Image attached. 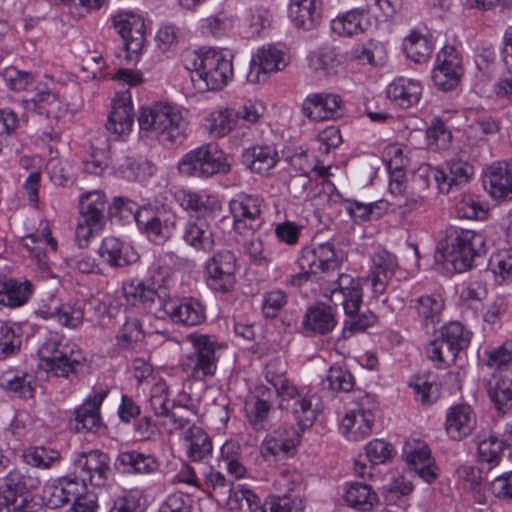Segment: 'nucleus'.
Instances as JSON below:
<instances>
[{
	"mask_svg": "<svg viewBox=\"0 0 512 512\" xmlns=\"http://www.w3.org/2000/svg\"><path fill=\"white\" fill-rule=\"evenodd\" d=\"M439 249L442 251L446 268L451 267L456 273L472 269L477 265L476 261L487 252L486 240L482 234L458 227H450L446 230Z\"/></svg>",
	"mask_w": 512,
	"mask_h": 512,
	"instance_id": "obj_1",
	"label": "nucleus"
},
{
	"mask_svg": "<svg viewBox=\"0 0 512 512\" xmlns=\"http://www.w3.org/2000/svg\"><path fill=\"white\" fill-rule=\"evenodd\" d=\"M186 68L194 87L201 92L222 89L233 77L231 56L214 49L195 53L191 67L186 64Z\"/></svg>",
	"mask_w": 512,
	"mask_h": 512,
	"instance_id": "obj_2",
	"label": "nucleus"
},
{
	"mask_svg": "<svg viewBox=\"0 0 512 512\" xmlns=\"http://www.w3.org/2000/svg\"><path fill=\"white\" fill-rule=\"evenodd\" d=\"M138 123L141 130L154 132L164 145L181 143L186 136V120L178 109L168 104L142 107Z\"/></svg>",
	"mask_w": 512,
	"mask_h": 512,
	"instance_id": "obj_3",
	"label": "nucleus"
},
{
	"mask_svg": "<svg viewBox=\"0 0 512 512\" xmlns=\"http://www.w3.org/2000/svg\"><path fill=\"white\" fill-rule=\"evenodd\" d=\"M192 350L180 361L182 371L190 378L203 381L215 375L219 360L218 352L226 347L213 336L197 332L187 335Z\"/></svg>",
	"mask_w": 512,
	"mask_h": 512,
	"instance_id": "obj_4",
	"label": "nucleus"
},
{
	"mask_svg": "<svg viewBox=\"0 0 512 512\" xmlns=\"http://www.w3.org/2000/svg\"><path fill=\"white\" fill-rule=\"evenodd\" d=\"M177 167L184 176L207 179L227 174L231 163L229 156L216 143L210 142L184 154Z\"/></svg>",
	"mask_w": 512,
	"mask_h": 512,
	"instance_id": "obj_5",
	"label": "nucleus"
},
{
	"mask_svg": "<svg viewBox=\"0 0 512 512\" xmlns=\"http://www.w3.org/2000/svg\"><path fill=\"white\" fill-rule=\"evenodd\" d=\"M41 367L55 376L66 377L85 360L78 346L71 340L51 335L39 350Z\"/></svg>",
	"mask_w": 512,
	"mask_h": 512,
	"instance_id": "obj_6",
	"label": "nucleus"
},
{
	"mask_svg": "<svg viewBox=\"0 0 512 512\" xmlns=\"http://www.w3.org/2000/svg\"><path fill=\"white\" fill-rule=\"evenodd\" d=\"M164 269L158 267L156 272L146 280L132 279L123 284L125 298L133 306L141 305L145 309L154 310L159 317L163 312V303L168 297L166 275Z\"/></svg>",
	"mask_w": 512,
	"mask_h": 512,
	"instance_id": "obj_7",
	"label": "nucleus"
},
{
	"mask_svg": "<svg viewBox=\"0 0 512 512\" xmlns=\"http://www.w3.org/2000/svg\"><path fill=\"white\" fill-rule=\"evenodd\" d=\"M135 222L139 231L150 242L164 245L176 231L178 217L165 207L144 205L136 212Z\"/></svg>",
	"mask_w": 512,
	"mask_h": 512,
	"instance_id": "obj_8",
	"label": "nucleus"
},
{
	"mask_svg": "<svg viewBox=\"0 0 512 512\" xmlns=\"http://www.w3.org/2000/svg\"><path fill=\"white\" fill-rule=\"evenodd\" d=\"M264 200L257 195L240 194L230 202L233 230L243 236L254 234L263 223Z\"/></svg>",
	"mask_w": 512,
	"mask_h": 512,
	"instance_id": "obj_9",
	"label": "nucleus"
},
{
	"mask_svg": "<svg viewBox=\"0 0 512 512\" xmlns=\"http://www.w3.org/2000/svg\"><path fill=\"white\" fill-rule=\"evenodd\" d=\"M316 394L304 393L297 386L288 388L279 401V408L290 413L301 431L310 428L320 413Z\"/></svg>",
	"mask_w": 512,
	"mask_h": 512,
	"instance_id": "obj_10",
	"label": "nucleus"
},
{
	"mask_svg": "<svg viewBox=\"0 0 512 512\" xmlns=\"http://www.w3.org/2000/svg\"><path fill=\"white\" fill-rule=\"evenodd\" d=\"M176 325L194 327L203 324L206 319V306L195 297H172L168 294L163 303L162 315Z\"/></svg>",
	"mask_w": 512,
	"mask_h": 512,
	"instance_id": "obj_11",
	"label": "nucleus"
},
{
	"mask_svg": "<svg viewBox=\"0 0 512 512\" xmlns=\"http://www.w3.org/2000/svg\"><path fill=\"white\" fill-rule=\"evenodd\" d=\"M237 259L230 250H220L206 264V283L214 292L227 293L236 282Z\"/></svg>",
	"mask_w": 512,
	"mask_h": 512,
	"instance_id": "obj_12",
	"label": "nucleus"
},
{
	"mask_svg": "<svg viewBox=\"0 0 512 512\" xmlns=\"http://www.w3.org/2000/svg\"><path fill=\"white\" fill-rule=\"evenodd\" d=\"M113 22L123 39L126 60L136 61L145 43L144 19L133 13H124L115 16Z\"/></svg>",
	"mask_w": 512,
	"mask_h": 512,
	"instance_id": "obj_13",
	"label": "nucleus"
},
{
	"mask_svg": "<svg viewBox=\"0 0 512 512\" xmlns=\"http://www.w3.org/2000/svg\"><path fill=\"white\" fill-rule=\"evenodd\" d=\"M438 65L433 69L432 81L442 91H451L463 75L462 58L453 46L446 45L437 54Z\"/></svg>",
	"mask_w": 512,
	"mask_h": 512,
	"instance_id": "obj_14",
	"label": "nucleus"
},
{
	"mask_svg": "<svg viewBox=\"0 0 512 512\" xmlns=\"http://www.w3.org/2000/svg\"><path fill=\"white\" fill-rule=\"evenodd\" d=\"M340 261L335 244L328 241L317 246L302 248L297 258V265L299 268H313L317 274L329 273L339 268Z\"/></svg>",
	"mask_w": 512,
	"mask_h": 512,
	"instance_id": "obj_15",
	"label": "nucleus"
},
{
	"mask_svg": "<svg viewBox=\"0 0 512 512\" xmlns=\"http://www.w3.org/2000/svg\"><path fill=\"white\" fill-rule=\"evenodd\" d=\"M302 113L311 121L336 119L343 114V101L332 93L310 94L302 103Z\"/></svg>",
	"mask_w": 512,
	"mask_h": 512,
	"instance_id": "obj_16",
	"label": "nucleus"
},
{
	"mask_svg": "<svg viewBox=\"0 0 512 512\" xmlns=\"http://www.w3.org/2000/svg\"><path fill=\"white\" fill-rule=\"evenodd\" d=\"M403 457L409 467L425 482L432 483L437 478V468L426 443L419 440L407 442L403 448Z\"/></svg>",
	"mask_w": 512,
	"mask_h": 512,
	"instance_id": "obj_17",
	"label": "nucleus"
},
{
	"mask_svg": "<svg viewBox=\"0 0 512 512\" xmlns=\"http://www.w3.org/2000/svg\"><path fill=\"white\" fill-rule=\"evenodd\" d=\"M478 461L489 471L496 467L507 453L512 457V432L499 435L491 433L477 444Z\"/></svg>",
	"mask_w": 512,
	"mask_h": 512,
	"instance_id": "obj_18",
	"label": "nucleus"
},
{
	"mask_svg": "<svg viewBox=\"0 0 512 512\" xmlns=\"http://www.w3.org/2000/svg\"><path fill=\"white\" fill-rule=\"evenodd\" d=\"M483 184L494 199H512V162H499L490 166Z\"/></svg>",
	"mask_w": 512,
	"mask_h": 512,
	"instance_id": "obj_19",
	"label": "nucleus"
},
{
	"mask_svg": "<svg viewBox=\"0 0 512 512\" xmlns=\"http://www.w3.org/2000/svg\"><path fill=\"white\" fill-rule=\"evenodd\" d=\"M98 254L105 263L113 268H123L139 260V254L130 244L113 236L102 240Z\"/></svg>",
	"mask_w": 512,
	"mask_h": 512,
	"instance_id": "obj_20",
	"label": "nucleus"
},
{
	"mask_svg": "<svg viewBox=\"0 0 512 512\" xmlns=\"http://www.w3.org/2000/svg\"><path fill=\"white\" fill-rule=\"evenodd\" d=\"M336 287L331 291V300H340L345 314L358 312L363 303L362 285L359 279H354L348 274H340L336 281Z\"/></svg>",
	"mask_w": 512,
	"mask_h": 512,
	"instance_id": "obj_21",
	"label": "nucleus"
},
{
	"mask_svg": "<svg viewBox=\"0 0 512 512\" xmlns=\"http://www.w3.org/2000/svg\"><path fill=\"white\" fill-rule=\"evenodd\" d=\"M286 62L283 52L274 46H267L258 49L255 56H253L250 64V71L248 73V80L256 83L260 82V76H265L272 72H277L285 68Z\"/></svg>",
	"mask_w": 512,
	"mask_h": 512,
	"instance_id": "obj_22",
	"label": "nucleus"
},
{
	"mask_svg": "<svg viewBox=\"0 0 512 512\" xmlns=\"http://www.w3.org/2000/svg\"><path fill=\"white\" fill-rule=\"evenodd\" d=\"M134 121L131 95L129 91L119 93L112 102L106 128L116 135L129 132Z\"/></svg>",
	"mask_w": 512,
	"mask_h": 512,
	"instance_id": "obj_23",
	"label": "nucleus"
},
{
	"mask_svg": "<svg viewBox=\"0 0 512 512\" xmlns=\"http://www.w3.org/2000/svg\"><path fill=\"white\" fill-rule=\"evenodd\" d=\"M475 425L476 418L469 405L458 404L447 411L445 429L451 439L461 440L467 437Z\"/></svg>",
	"mask_w": 512,
	"mask_h": 512,
	"instance_id": "obj_24",
	"label": "nucleus"
},
{
	"mask_svg": "<svg viewBox=\"0 0 512 512\" xmlns=\"http://www.w3.org/2000/svg\"><path fill=\"white\" fill-rule=\"evenodd\" d=\"M409 308L417 315L421 326L427 333L436 330V325L440 322L444 302L439 296L424 295L415 299H411Z\"/></svg>",
	"mask_w": 512,
	"mask_h": 512,
	"instance_id": "obj_25",
	"label": "nucleus"
},
{
	"mask_svg": "<svg viewBox=\"0 0 512 512\" xmlns=\"http://www.w3.org/2000/svg\"><path fill=\"white\" fill-rule=\"evenodd\" d=\"M321 0H290L289 18L295 27L310 31L321 22Z\"/></svg>",
	"mask_w": 512,
	"mask_h": 512,
	"instance_id": "obj_26",
	"label": "nucleus"
},
{
	"mask_svg": "<svg viewBox=\"0 0 512 512\" xmlns=\"http://www.w3.org/2000/svg\"><path fill=\"white\" fill-rule=\"evenodd\" d=\"M278 160V152L269 145L251 146L241 154V163L250 171L260 175L268 174Z\"/></svg>",
	"mask_w": 512,
	"mask_h": 512,
	"instance_id": "obj_27",
	"label": "nucleus"
},
{
	"mask_svg": "<svg viewBox=\"0 0 512 512\" xmlns=\"http://www.w3.org/2000/svg\"><path fill=\"white\" fill-rule=\"evenodd\" d=\"M397 268L398 262L394 254L386 250L375 254L369 275L374 294H383L385 292Z\"/></svg>",
	"mask_w": 512,
	"mask_h": 512,
	"instance_id": "obj_28",
	"label": "nucleus"
},
{
	"mask_svg": "<svg viewBox=\"0 0 512 512\" xmlns=\"http://www.w3.org/2000/svg\"><path fill=\"white\" fill-rule=\"evenodd\" d=\"M336 324V314L333 307L322 302L309 307L303 319L304 329L319 335L330 333Z\"/></svg>",
	"mask_w": 512,
	"mask_h": 512,
	"instance_id": "obj_29",
	"label": "nucleus"
},
{
	"mask_svg": "<svg viewBox=\"0 0 512 512\" xmlns=\"http://www.w3.org/2000/svg\"><path fill=\"white\" fill-rule=\"evenodd\" d=\"M182 239L196 250L210 251L214 246L213 231L205 218L188 220L183 228Z\"/></svg>",
	"mask_w": 512,
	"mask_h": 512,
	"instance_id": "obj_30",
	"label": "nucleus"
},
{
	"mask_svg": "<svg viewBox=\"0 0 512 512\" xmlns=\"http://www.w3.org/2000/svg\"><path fill=\"white\" fill-rule=\"evenodd\" d=\"M421 93L422 87L418 81L404 77L395 79L386 89L387 97L402 108L416 105Z\"/></svg>",
	"mask_w": 512,
	"mask_h": 512,
	"instance_id": "obj_31",
	"label": "nucleus"
},
{
	"mask_svg": "<svg viewBox=\"0 0 512 512\" xmlns=\"http://www.w3.org/2000/svg\"><path fill=\"white\" fill-rule=\"evenodd\" d=\"M486 390L495 409L506 414L512 408V379L501 373H493L487 380Z\"/></svg>",
	"mask_w": 512,
	"mask_h": 512,
	"instance_id": "obj_32",
	"label": "nucleus"
},
{
	"mask_svg": "<svg viewBox=\"0 0 512 512\" xmlns=\"http://www.w3.org/2000/svg\"><path fill=\"white\" fill-rule=\"evenodd\" d=\"M439 172L443 176L441 192L449 193L453 187L466 184L472 177L474 169L467 161L453 158L440 167Z\"/></svg>",
	"mask_w": 512,
	"mask_h": 512,
	"instance_id": "obj_33",
	"label": "nucleus"
},
{
	"mask_svg": "<svg viewBox=\"0 0 512 512\" xmlns=\"http://www.w3.org/2000/svg\"><path fill=\"white\" fill-rule=\"evenodd\" d=\"M440 339L449 353V360L455 362L459 352L469 346L471 333L460 322H450L441 328Z\"/></svg>",
	"mask_w": 512,
	"mask_h": 512,
	"instance_id": "obj_34",
	"label": "nucleus"
},
{
	"mask_svg": "<svg viewBox=\"0 0 512 512\" xmlns=\"http://www.w3.org/2000/svg\"><path fill=\"white\" fill-rule=\"evenodd\" d=\"M395 454L394 447L392 444L382 440V439H374L371 440L365 446V455H360L358 459L355 460V470L358 474L363 476L365 474L366 463L364 460H367L371 466L379 465L387 463L392 459Z\"/></svg>",
	"mask_w": 512,
	"mask_h": 512,
	"instance_id": "obj_35",
	"label": "nucleus"
},
{
	"mask_svg": "<svg viewBox=\"0 0 512 512\" xmlns=\"http://www.w3.org/2000/svg\"><path fill=\"white\" fill-rule=\"evenodd\" d=\"M77 493L76 481L61 478L44 487L42 499L49 508L56 509L65 505Z\"/></svg>",
	"mask_w": 512,
	"mask_h": 512,
	"instance_id": "obj_36",
	"label": "nucleus"
},
{
	"mask_svg": "<svg viewBox=\"0 0 512 512\" xmlns=\"http://www.w3.org/2000/svg\"><path fill=\"white\" fill-rule=\"evenodd\" d=\"M344 500L349 507L363 512L370 511L379 501L371 486L360 482L348 485Z\"/></svg>",
	"mask_w": 512,
	"mask_h": 512,
	"instance_id": "obj_37",
	"label": "nucleus"
},
{
	"mask_svg": "<svg viewBox=\"0 0 512 512\" xmlns=\"http://www.w3.org/2000/svg\"><path fill=\"white\" fill-rule=\"evenodd\" d=\"M185 440L190 460L200 462L211 456L212 441L201 427L191 426L186 433Z\"/></svg>",
	"mask_w": 512,
	"mask_h": 512,
	"instance_id": "obj_38",
	"label": "nucleus"
},
{
	"mask_svg": "<svg viewBox=\"0 0 512 512\" xmlns=\"http://www.w3.org/2000/svg\"><path fill=\"white\" fill-rule=\"evenodd\" d=\"M33 292V285L28 280L10 279L0 290V304L7 307H18L27 302Z\"/></svg>",
	"mask_w": 512,
	"mask_h": 512,
	"instance_id": "obj_39",
	"label": "nucleus"
},
{
	"mask_svg": "<svg viewBox=\"0 0 512 512\" xmlns=\"http://www.w3.org/2000/svg\"><path fill=\"white\" fill-rule=\"evenodd\" d=\"M0 386L19 398L30 399L35 393V379L32 375L22 373L21 375L5 372L0 376Z\"/></svg>",
	"mask_w": 512,
	"mask_h": 512,
	"instance_id": "obj_40",
	"label": "nucleus"
},
{
	"mask_svg": "<svg viewBox=\"0 0 512 512\" xmlns=\"http://www.w3.org/2000/svg\"><path fill=\"white\" fill-rule=\"evenodd\" d=\"M180 205L185 210H192L204 218L206 215L213 214L221 209L220 202L215 196L201 195L191 191H183L179 197Z\"/></svg>",
	"mask_w": 512,
	"mask_h": 512,
	"instance_id": "obj_41",
	"label": "nucleus"
},
{
	"mask_svg": "<svg viewBox=\"0 0 512 512\" xmlns=\"http://www.w3.org/2000/svg\"><path fill=\"white\" fill-rule=\"evenodd\" d=\"M156 166L143 157H126L120 166V172L128 181L142 182L156 173Z\"/></svg>",
	"mask_w": 512,
	"mask_h": 512,
	"instance_id": "obj_42",
	"label": "nucleus"
},
{
	"mask_svg": "<svg viewBox=\"0 0 512 512\" xmlns=\"http://www.w3.org/2000/svg\"><path fill=\"white\" fill-rule=\"evenodd\" d=\"M416 396L420 397L422 404H432L440 396V383L438 376L432 372L416 375L410 383Z\"/></svg>",
	"mask_w": 512,
	"mask_h": 512,
	"instance_id": "obj_43",
	"label": "nucleus"
},
{
	"mask_svg": "<svg viewBox=\"0 0 512 512\" xmlns=\"http://www.w3.org/2000/svg\"><path fill=\"white\" fill-rule=\"evenodd\" d=\"M366 15L363 10L354 9L331 21V30L340 36H352L364 31L363 21Z\"/></svg>",
	"mask_w": 512,
	"mask_h": 512,
	"instance_id": "obj_44",
	"label": "nucleus"
},
{
	"mask_svg": "<svg viewBox=\"0 0 512 512\" xmlns=\"http://www.w3.org/2000/svg\"><path fill=\"white\" fill-rule=\"evenodd\" d=\"M118 459L129 468L128 472L136 474H151L159 469L158 460L151 454L129 451L119 455Z\"/></svg>",
	"mask_w": 512,
	"mask_h": 512,
	"instance_id": "obj_45",
	"label": "nucleus"
},
{
	"mask_svg": "<svg viewBox=\"0 0 512 512\" xmlns=\"http://www.w3.org/2000/svg\"><path fill=\"white\" fill-rule=\"evenodd\" d=\"M403 49L409 59L419 64L428 61L432 54L430 40L418 32H412L405 38Z\"/></svg>",
	"mask_w": 512,
	"mask_h": 512,
	"instance_id": "obj_46",
	"label": "nucleus"
},
{
	"mask_svg": "<svg viewBox=\"0 0 512 512\" xmlns=\"http://www.w3.org/2000/svg\"><path fill=\"white\" fill-rule=\"evenodd\" d=\"M70 426L76 432H91L96 427V396H89L74 412Z\"/></svg>",
	"mask_w": 512,
	"mask_h": 512,
	"instance_id": "obj_47",
	"label": "nucleus"
},
{
	"mask_svg": "<svg viewBox=\"0 0 512 512\" xmlns=\"http://www.w3.org/2000/svg\"><path fill=\"white\" fill-rule=\"evenodd\" d=\"M341 61L334 48L322 47L309 56V67L325 75L335 73Z\"/></svg>",
	"mask_w": 512,
	"mask_h": 512,
	"instance_id": "obj_48",
	"label": "nucleus"
},
{
	"mask_svg": "<svg viewBox=\"0 0 512 512\" xmlns=\"http://www.w3.org/2000/svg\"><path fill=\"white\" fill-rule=\"evenodd\" d=\"M234 108H226L211 113L208 122V128L211 135L215 137H223L232 131L237 126Z\"/></svg>",
	"mask_w": 512,
	"mask_h": 512,
	"instance_id": "obj_49",
	"label": "nucleus"
},
{
	"mask_svg": "<svg viewBox=\"0 0 512 512\" xmlns=\"http://www.w3.org/2000/svg\"><path fill=\"white\" fill-rule=\"evenodd\" d=\"M23 459L30 466L48 469L54 462L59 461L60 453L44 446H35L24 450Z\"/></svg>",
	"mask_w": 512,
	"mask_h": 512,
	"instance_id": "obj_50",
	"label": "nucleus"
},
{
	"mask_svg": "<svg viewBox=\"0 0 512 512\" xmlns=\"http://www.w3.org/2000/svg\"><path fill=\"white\" fill-rule=\"evenodd\" d=\"M442 177L443 176L439 172V167L422 165L414 172L412 176V188L418 193L419 198H423L421 194L430 187L432 181L436 182L439 190L441 191Z\"/></svg>",
	"mask_w": 512,
	"mask_h": 512,
	"instance_id": "obj_51",
	"label": "nucleus"
},
{
	"mask_svg": "<svg viewBox=\"0 0 512 512\" xmlns=\"http://www.w3.org/2000/svg\"><path fill=\"white\" fill-rule=\"evenodd\" d=\"M346 316L348 318L344 322V338H348L355 333L366 331L369 327H372L377 321L376 315L370 310H366L364 312H360L359 310L358 312L346 314Z\"/></svg>",
	"mask_w": 512,
	"mask_h": 512,
	"instance_id": "obj_52",
	"label": "nucleus"
},
{
	"mask_svg": "<svg viewBox=\"0 0 512 512\" xmlns=\"http://www.w3.org/2000/svg\"><path fill=\"white\" fill-rule=\"evenodd\" d=\"M304 506L298 496H270L266 499L261 512H302Z\"/></svg>",
	"mask_w": 512,
	"mask_h": 512,
	"instance_id": "obj_53",
	"label": "nucleus"
},
{
	"mask_svg": "<svg viewBox=\"0 0 512 512\" xmlns=\"http://www.w3.org/2000/svg\"><path fill=\"white\" fill-rule=\"evenodd\" d=\"M271 406L251 400L247 403V417L255 431H267L271 427Z\"/></svg>",
	"mask_w": 512,
	"mask_h": 512,
	"instance_id": "obj_54",
	"label": "nucleus"
},
{
	"mask_svg": "<svg viewBox=\"0 0 512 512\" xmlns=\"http://www.w3.org/2000/svg\"><path fill=\"white\" fill-rule=\"evenodd\" d=\"M47 316L56 319L62 326L75 328L82 322L83 311L74 305L65 303L47 311Z\"/></svg>",
	"mask_w": 512,
	"mask_h": 512,
	"instance_id": "obj_55",
	"label": "nucleus"
},
{
	"mask_svg": "<svg viewBox=\"0 0 512 512\" xmlns=\"http://www.w3.org/2000/svg\"><path fill=\"white\" fill-rule=\"evenodd\" d=\"M297 438H299V433H297ZM298 442L299 439L270 438L263 443L262 454L264 457L285 458L294 453Z\"/></svg>",
	"mask_w": 512,
	"mask_h": 512,
	"instance_id": "obj_56",
	"label": "nucleus"
},
{
	"mask_svg": "<svg viewBox=\"0 0 512 512\" xmlns=\"http://www.w3.org/2000/svg\"><path fill=\"white\" fill-rule=\"evenodd\" d=\"M326 381L335 392H350L354 387V377L340 366H333L328 370Z\"/></svg>",
	"mask_w": 512,
	"mask_h": 512,
	"instance_id": "obj_57",
	"label": "nucleus"
},
{
	"mask_svg": "<svg viewBox=\"0 0 512 512\" xmlns=\"http://www.w3.org/2000/svg\"><path fill=\"white\" fill-rule=\"evenodd\" d=\"M426 136L428 144L435 146L437 149L447 148L452 139L451 131L447 129L445 123L439 118L432 120L431 125L426 131Z\"/></svg>",
	"mask_w": 512,
	"mask_h": 512,
	"instance_id": "obj_58",
	"label": "nucleus"
},
{
	"mask_svg": "<svg viewBox=\"0 0 512 512\" xmlns=\"http://www.w3.org/2000/svg\"><path fill=\"white\" fill-rule=\"evenodd\" d=\"M21 340L12 326L0 321V359L16 353L20 349Z\"/></svg>",
	"mask_w": 512,
	"mask_h": 512,
	"instance_id": "obj_59",
	"label": "nucleus"
},
{
	"mask_svg": "<svg viewBox=\"0 0 512 512\" xmlns=\"http://www.w3.org/2000/svg\"><path fill=\"white\" fill-rule=\"evenodd\" d=\"M487 291L478 282L469 284L461 291L460 299L462 306L471 309L476 314L482 307V300L486 297Z\"/></svg>",
	"mask_w": 512,
	"mask_h": 512,
	"instance_id": "obj_60",
	"label": "nucleus"
},
{
	"mask_svg": "<svg viewBox=\"0 0 512 512\" xmlns=\"http://www.w3.org/2000/svg\"><path fill=\"white\" fill-rule=\"evenodd\" d=\"M7 475L10 478V483L16 487V490H18L20 494L35 490L41 484L39 477L29 471L15 469L10 471Z\"/></svg>",
	"mask_w": 512,
	"mask_h": 512,
	"instance_id": "obj_61",
	"label": "nucleus"
},
{
	"mask_svg": "<svg viewBox=\"0 0 512 512\" xmlns=\"http://www.w3.org/2000/svg\"><path fill=\"white\" fill-rule=\"evenodd\" d=\"M287 303V294L275 289L263 295L262 311L267 318H274Z\"/></svg>",
	"mask_w": 512,
	"mask_h": 512,
	"instance_id": "obj_62",
	"label": "nucleus"
},
{
	"mask_svg": "<svg viewBox=\"0 0 512 512\" xmlns=\"http://www.w3.org/2000/svg\"><path fill=\"white\" fill-rule=\"evenodd\" d=\"M193 503L189 494L175 492L166 498L158 512H192Z\"/></svg>",
	"mask_w": 512,
	"mask_h": 512,
	"instance_id": "obj_63",
	"label": "nucleus"
},
{
	"mask_svg": "<svg viewBox=\"0 0 512 512\" xmlns=\"http://www.w3.org/2000/svg\"><path fill=\"white\" fill-rule=\"evenodd\" d=\"M265 107L261 102L246 101L238 108H234L235 118L237 123L240 121L255 124L263 117Z\"/></svg>",
	"mask_w": 512,
	"mask_h": 512,
	"instance_id": "obj_64",
	"label": "nucleus"
}]
</instances>
